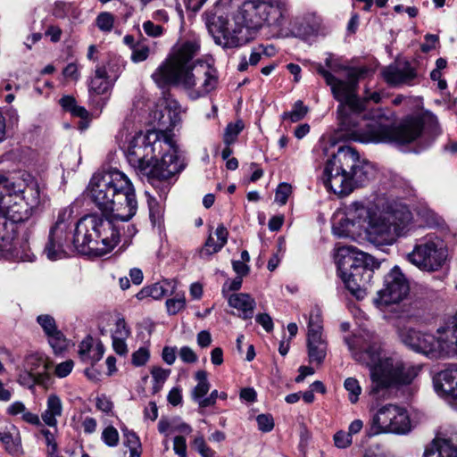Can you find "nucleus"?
<instances>
[{
    "label": "nucleus",
    "mask_w": 457,
    "mask_h": 457,
    "mask_svg": "<svg viewBox=\"0 0 457 457\" xmlns=\"http://www.w3.org/2000/svg\"><path fill=\"white\" fill-rule=\"evenodd\" d=\"M341 59H326L325 65L318 64L317 71L330 87L332 94L340 104L337 107L341 137L361 143L409 144L421 134L427 121L436 122L432 115L406 118L398 127L384 115L366 119L363 113L366 103L378 104L382 100L379 91L365 89L363 98L357 96L358 80L372 70L365 66H348Z\"/></svg>",
    "instance_id": "1"
},
{
    "label": "nucleus",
    "mask_w": 457,
    "mask_h": 457,
    "mask_svg": "<svg viewBox=\"0 0 457 457\" xmlns=\"http://www.w3.org/2000/svg\"><path fill=\"white\" fill-rule=\"evenodd\" d=\"M288 11L287 0H245L234 13L232 21L213 17L207 28L215 43L224 48L238 46L263 26L281 27Z\"/></svg>",
    "instance_id": "2"
},
{
    "label": "nucleus",
    "mask_w": 457,
    "mask_h": 457,
    "mask_svg": "<svg viewBox=\"0 0 457 457\" xmlns=\"http://www.w3.org/2000/svg\"><path fill=\"white\" fill-rule=\"evenodd\" d=\"M88 195L103 214H112L120 220L129 221L137 213V200L135 188L128 176L112 170L92 177Z\"/></svg>",
    "instance_id": "3"
},
{
    "label": "nucleus",
    "mask_w": 457,
    "mask_h": 457,
    "mask_svg": "<svg viewBox=\"0 0 457 457\" xmlns=\"http://www.w3.org/2000/svg\"><path fill=\"white\" fill-rule=\"evenodd\" d=\"M348 347L353 358L369 367L370 371V395L378 397L390 387L411 383L418 370L405 365L396 356H386L378 343L371 344L363 351L355 349L349 342Z\"/></svg>",
    "instance_id": "4"
},
{
    "label": "nucleus",
    "mask_w": 457,
    "mask_h": 457,
    "mask_svg": "<svg viewBox=\"0 0 457 457\" xmlns=\"http://www.w3.org/2000/svg\"><path fill=\"white\" fill-rule=\"evenodd\" d=\"M375 172L373 165L361 159L353 148L344 146L327 161L322 181L328 190L344 196L373 179Z\"/></svg>",
    "instance_id": "5"
},
{
    "label": "nucleus",
    "mask_w": 457,
    "mask_h": 457,
    "mask_svg": "<svg viewBox=\"0 0 457 457\" xmlns=\"http://www.w3.org/2000/svg\"><path fill=\"white\" fill-rule=\"evenodd\" d=\"M152 78L159 86L174 85L187 90L194 99L207 95L218 84L217 71L193 59H166Z\"/></svg>",
    "instance_id": "6"
},
{
    "label": "nucleus",
    "mask_w": 457,
    "mask_h": 457,
    "mask_svg": "<svg viewBox=\"0 0 457 457\" xmlns=\"http://www.w3.org/2000/svg\"><path fill=\"white\" fill-rule=\"evenodd\" d=\"M366 211L362 229L368 240L376 245H393L412 219L407 206L397 203L387 204L382 209L378 205L366 206Z\"/></svg>",
    "instance_id": "7"
},
{
    "label": "nucleus",
    "mask_w": 457,
    "mask_h": 457,
    "mask_svg": "<svg viewBox=\"0 0 457 457\" xmlns=\"http://www.w3.org/2000/svg\"><path fill=\"white\" fill-rule=\"evenodd\" d=\"M336 262L345 287L357 299H362L370 284L378 262L370 254L358 251L352 245L337 248Z\"/></svg>",
    "instance_id": "8"
},
{
    "label": "nucleus",
    "mask_w": 457,
    "mask_h": 457,
    "mask_svg": "<svg viewBox=\"0 0 457 457\" xmlns=\"http://www.w3.org/2000/svg\"><path fill=\"white\" fill-rule=\"evenodd\" d=\"M166 135L156 130H149L147 133H137L129 141L127 150V159L129 165L139 176L147 178L152 172V165L157 154H161L162 146L171 148L165 141Z\"/></svg>",
    "instance_id": "9"
},
{
    "label": "nucleus",
    "mask_w": 457,
    "mask_h": 457,
    "mask_svg": "<svg viewBox=\"0 0 457 457\" xmlns=\"http://www.w3.org/2000/svg\"><path fill=\"white\" fill-rule=\"evenodd\" d=\"M73 208L69 206L60 210L57 219L51 228L45 253L51 261L66 257L74 250L71 228L73 223Z\"/></svg>",
    "instance_id": "10"
},
{
    "label": "nucleus",
    "mask_w": 457,
    "mask_h": 457,
    "mask_svg": "<svg viewBox=\"0 0 457 457\" xmlns=\"http://www.w3.org/2000/svg\"><path fill=\"white\" fill-rule=\"evenodd\" d=\"M411 431L408 411L395 404L381 406L373 414L370 422V435L396 434L407 435Z\"/></svg>",
    "instance_id": "11"
},
{
    "label": "nucleus",
    "mask_w": 457,
    "mask_h": 457,
    "mask_svg": "<svg viewBox=\"0 0 457 457\" xmlns=\"http://www.w3.org/2000/svg\"><path fill=\"white\" fill-rule=\"evenodd\" d=\"M445 258V243L435 234H428L417 239L412 252L407 255L410 262L425 270L438 269Z\"/></svg>",
    "instance_id": "12"
},
{
    "label": "nucleus",
    "mask_w": 457,
    "mask_h": 457,
    "mask_svg": "<svg viewBox=\"0 0 457 457\" xmlns=\"http://www.w3.org/2000/svg\"><path fill=\"white\" fill-rule=\"evenodd\" d=\"M410 290L409 283L398 266H395L384 278V287L374 298V304L384 310L403 301Z\"/></svg>",
    "instance_id": "13"
},
{
    "label": "nucleus",
    "mask_w": 457,
    "mask_h": 457,
    "mask_svg": "<svg viewBox=\"0 0 457 457\" xmlns=\"http://www.w3.org/2000/svg\"><path fill=\"white\" fill-rule=\"evenodd\" d=\"M101 215L94 213L80 218L75 226L72 235L74 251L82 253H92V246L96 243Z\"/></svg>",
    "instance_id": "14"
},
{
    "label": "nucleus",
    "mask_w": 457,
    "mask_h": 457,
    "mask_svg": "<svg viewBox=\"0 0 457 457\" xmlns=\"http://www.w3.org/2000/svg\"><path fill=\"white\" fill-rule=\"evenodd\" d=\"M124 222L120 218H114L112 214L101 215L98 237L96 246H92V253L103 256L110 253L121 238V224Z\"/></svg>",
    "instance_id": "15"
},
{
    "label": "nucleus",
    "mask_w": 457,
    "mask_h": 457,
    "mask_svg": "<svg viewBox=\"0 0 457 457\" xmlns=\"http://www.w3.org/2000/svg\"><path fill=\"white\" fill-rule=\"evenodd\" d=\"M366 206L361 202H353L345 207L342 214H337L333 221V232L340 237L353 235L357 229H362L364 216L367 217Z\"/></svg>",
    "instance_id": "16"
},
{
    "label": "nucleus",
    "mask_w": 457,
    "mask_h": 457,
    "mask_svg": "<svg viewBox=\"0 0 457 457\" xmlns=\"http://www.w3.org/2000/svg\"><path fill=\"white\" fill-rule=\"evenodd\" d=\"M307 346L310 361L321 364L326 357L327 343L322 336L321 311L318 307L310 312Z\"/></svg>",
    "instance_id": "17"
},
{
    "label": "nucleus",
    "mask_w": 457,
    "mask_h": 457,
    "mask_svg": "<svg viewBox=\"0 0 457 457\" xmlns=\"http://www.w3.org/2000/svg\"><path fill=\"white\" fill-rule=\"evenodd\" d=\"M399 337L401 341L414 352L430 359L443 358L437 337L413 328L400 329Z\"/></svg>",
    "instance_id": "18"
},
{
    "label": "nucleus",
    "mask_w": 457,
    "mask_h": 457,
    "mask_svg": "<svg viewBox=\"0 0 457 457\" xmlns=\"http://www.w3.org/2000/svg\"><path fill=\"white\" fill-rule=\"evenodd\" d=\"M165 141L170 145L171 148L170 149L167 146H162L160 154L161 160L158 161L157 157L155 158L154 164L151 167L152 172L147 176L148 180L154 179H168L176 173H179L182 169L175 142L168 136L165 137ZM158 154H159L157 153V155Z\"/></svg>",
    "instance_id": "19"
},
{
    "label": "nucleus",
    "mask_w": 457,
    "mask_h": 457,
    "mask_svg": "<svg viewBox=\"0 0 457 457\" xmlns=\"http://www.w3.org/2000/svg\"><path fill=\"white\" fill-rule=\"evenodd\" d=\"M381 75L386 83L393 87L413 86L418 79L416 67L404 59H395L382 69Z\"/></svg>",
    "instance_id": "20"
},
{
    "label": "nucleus",
    "mask_w": 457,
    "mask_h": 457,
    "mask_svg": "<svg viewBox=\"0 0 457 457\" xmlns=\"http://www.w3.org/2000/svg\"><path fill=\"white\" fill-rule=\"evenodd\" d=\"M436 337L443 358L457 354V312L445 317L436 328Z\"/></svg>",
    "instance_id": "21"
},
{
    "label": "nucleus",
    "mask_w": 457,
    "mask_h": 457,
    "mask_svg": "<svg viewBox=\"0 0 457 457\" xmlns=\"http://www.w3.org/2000/svg\"><path fill=\"white\" fill-rule=\"evenodd\" d=\"M433 384L439 395L457 399V364L450 365L436 373Z\"/></svg>",
    "instance_id": "22"
},
{
    "label": "nucleus",
    "mask_w": 457,
    "mask_h": 457,
    "mask_svg": "<svg viewBox=\"0 0 457 457\" xmlns=\"http://www.w3.org/2000/svg\"><path fill=\"white\" fill-rule=\"evenodd\" d=\"M161 105L164 106V109L159 112H155L154 119L162 129H171L181 120V106L176 100L170 98L161 100Z\"/></svg>",
    "instance_id": "23"
},
{
    "label": "nucleus",
    "mask_w": 457,
    "mask_h": 457,
    "mask_svg": "<svg viewBox=\"0 0 457 457\" xmlns=\"http://www.w3.org/2000/svg\"><path fill=\"white\" fill-rule=\"evenodd\" d=\"M228 305L236 309L237 316L243 320H250L256 307L255 300L245 293H234L228 299Z\"/></svg>",
    "instance_id": "24"
},
{
    "label": "nucleus",
    "mask_w": 457,
    "mask_h": 457,
    "mask_svg": "<svg viewBox=\"0 0 457 457\" xmlns=\"http://www.w3.org/2000/svg\"><path fill=\"white\" fill-rule=\"evenodd\" d=\"M423 457H457V446L452 439L436 437L426 446Z\"/></svg>",
    "instance_id": "25"
},
{
    "label": "nucleus",
    "mask_w": 457,
    "mask_h": 457,
    "mask_svg": "<svg viewBox=\"0 0 457 457\" xmlns=\"http://www.w3.org/2000/svg\"><path fill=\"white\" fill-rule=\"evenodd\" d=\"M104 76H106V73H104V68H96L95 75L89 83L90 96L104 95L111 90L116 81V73L111 71L107 79Z\"/></svg>",
    "instance_id": "26"
},
{
    "label": "nucleus",
    "mask_w": 457,
    "mask_h": 457,
    "mask_svg": "<svg viewBox=\"0 0 457 457\" xmlns=\"http://www.w3.org/2000/svg\"><path fill=\"white\" fill-rule=\"evenodd\" d=\"M21 179L24 186H21V191H18V193L22 194L27 206L32 210L37 207L41 203L39 185L37 181L28 173H23Z\"/></svg>",
    "instance_id": "27"
},
{
    "label": "nucleus",
    "mask_w": 457,
    "mask_h": 457,
    "mask_svg": "<svg viewBox=\"0 0 457 457\" xmlns=\"http://www.w3.org/2000/svg\"><path fill=\"white\" fill-rule=\"evenodd\" d=\"M0 441L4 450L12 456L20 457L23 454L21 434L15 426L0 431Z\"/></svg>",
    "instance_id": "28"
},
{
    "label": "nucleus",
    "mask_w": 457,
    "mask_h": 457,
    "mask_svg": "<svg viewBox=\"0 0 457 457\" xmlns=\"http://www.w3.org/2000/svg\"><path fill=\"white\" fill-rule=\"evenodd\" d=\"M62 403L60 397L54 394L48 395L46 400V408L41 414L44 423L51 428L57 426V418L62 414Z\"/></svg>",
    "instance_id": "29"
},
{
    "label": "nucleus",
    "mask_w": 457,
    "mask_h": 457,
    "mask_svg": "<svg viewBox=\"0 0 457 457\" xmlns=\"http://www.w3.org/2000/svg\"><path fill=\"white\" fill-rule=\"evenodd\" d=\"M175 284H172V282L168 280L154 283L149 287H144L140 292H138L137 294V298L142 300L149 296L154 300H159L169 293H172Z\"/></svg>",
    "instance_id": "30"
},
{
    "label": "nucleus",
    "mask_w": 457,
    "mask_h": 457,
    "mask_svg": "<svg viewBox=\"0 0 457 457\" xmlns=\"http://www.w3.org/2000/svg\"><path fill=\"white\" fill-rule=\"evenodd\" d=\"M22 368L34 373L44 381L47 379V365L41 356L36 354L28 356L24 361Z\"/></svg>",
    "instance_id": "31"
},
{
    "label": "nucleus",
    "mask_w": 457,
    "mask_h": 457,
    "mask_svg": "<svg viewBox=\"0 0 457 457\" xmlns=\"http://www.w3.org/2000/svg\"><path fill=\"white\" fill-rule=\"evenodd\" d=\"M200 52L199 41L195 38L178 42L173 47L171 57H193Z\"/></svg>",
    "instance_id": "32"
},
{
    "label": "nucleus",
    "mask_w": 457,
    "mask_h": 457,
    "mask_svg": "<svg viewBox=\"0 0 457 457\" xmlns=\"http://www.w3.org/2000/svg\"><path fill=\"white\" fill-rule=\"evenodd\" d=\"M197 381L196 386L191 391L192 399H200L207 395L210 390L211 384L208 380V375L205 370H198L195 374Z\"/></svg>",
    "instance_id": "33"
},
{
    "label": "nucleus",
    "mask_w": 457,
    "mask_h": 457,
    "mask_svg": "<svg viewBox=\"0 0 457 457\" xmlns=\"http://www.w3.org/2000/svg\"><path fill=\"white\" fill-rule=\"evenodd\" d=\"M0 190L4 191L8 195L12 194L16 195L18 191H21V184L14 180L13 178L8 176L7 173H0ZM1 202L4 201L3 192H0Z\"/></svg>",
    "instance_id": "34"
},
{
    "label": "nucleus",
    "mask_w": 457,
    "mask_h": 457,
    "mask_svg": "<svg viewBox=\"0 0 457 457\" xmlns=\"http://www.w3.org/2000/svg\"><path fill=\"white\" fill-rule=\"evenodd\" d=\"M447 66L446 59H436V68L430 72V78L433 81H437V87L443 91L446 89L447 83L442 79L443 70Z\"/></svg>",
    "instance_id": "35"
},
{
    "label": "nucleus",
    "mask_w": 457,
    "mask_h": 457,
    "mask_svg": "<svg viewBox=\"0 0 457 457\" xmlns=\"http://www.w3.org/2000/svg\"><path fill=\"white\" fill-rule=\"evenodd\" d=\"M344 387L348 392V399L352 403H356L361 393V387L355 378H347L344 382Z\"/></svg>",
    "instance_id": "36"
},
{
    "label": "nucleus",
    "mask_w": 457,
    "mask_h": 457,
    "mask_svg": "<svg viewBox=\"0 0 457 457\" xmlns=\"http://www.w3.org/2000/svg\"><path fill=\"white\" fill-rule=\"evenodd\" d=\"M243 129L244 123L242 120H237L235 123L228 124L223 137L224 143L228 145L233 144L237 140V136L243 130Z\"/></svg>",
    "instance_id": "37"
},
{
    "label": "nucleus",
    "mask_w": 457,
    "mask_h": 457,
    "mask_svg": "<svg viewBox=\"0 0 457 457\" xmlns=\"http://www.w3.org/2000/svg\"><path fill=\"white\" fill-rule=\"evenodd\" d=\"M308 108L303 105L302 101H297L292 111L283 113L284 120H289L291 122H297L301 120L307 113Z\"/></svg>",
    "instance_id": "38"
},
{
    "label": "nucleus",
    "mask_w": 457,
    "mask_h": 457,
    "mask_svg": "<svg viewBox=\"0 0 457 457\" xmlns=\"http://www.w3.org/2000/svg\"><path fill=\"white\" fill-rule=\"evenodd\" d=\"M18 382L28 388H32L35 385H43L45 383L44 380L37 377L34 373L26 370V369L22 368L19 373Z\"/></svg>",
    "instance_id": "39"
},
{
    "label": "nucleus",
    "mask_w": 457,
    "mask_h": 457,
    "mask_svg": "<svg viewBox=\"0 0 457 457\" xmlns=\"http://www.w3.org/2000/svg\"><path fill=\"white\" fill-rule=\"evenodd\" d=\"M48 342L55 353H62L67 347V342L61 331L58 329L47 335Z\"/></svg>",
    "instance_id": "40"
},
{
    "label": "nucleus",
    "mask_w": 457,
    "mask_h": 457,
    "mask_svg": "<svg viewBox=\"0 0 457 457\" xmlns=\"http://www.w3.org/2000/svg\"><path fill=\"white\" fill-rule=\"evenodd\" d=\"M151 374L154 381V389L155 392H157L169 378L170 370H165L162 367H153L151 370Z\"/></svg>",
    "instance_id": "41"
},
{
    "label": "nucleus",
    "mask_w": 457,
    "mask_h": 457,
    "mask_svg": "<svg viewBox=\"0 0 457 457\" xmlns=\"http://www.w3.org/2000/svg\"><path fill=\"white\" fill-rule=\"evenodd\" d=\"M277 54L275 46L272 43L265 42L255 46L250 57H271Z\"/></svg>",
    "instance_id": "42"
},
{
    "label": "nucleus",
    "mask_w": 457,
    "mask_h": 457,
    "mask_svg": "<svg viewBox=\"0 0 457 457\" xmlns=\"http://www.w3.org/2000/svg\"><path fill=\"white\" fill-rule=\"evenodd\" d=\"M96 68H104V71L106 73V76H104L106 79L107 76H109V72L113 71L116 73V80L121 72V65L119 62V59H102V61L96 65Z\"/></svg>",
    "instance_id": "43"
},
{
    "label": "nucleus",
    "mask_w": 457,
    "mask_h": 457,
    "mask_svg": "<svg viewBox=\"0 0 457 457\" xmlns=\"http://www.w3.org/2000/svg\"><path fill=\"white\" fill-rule=\"evenodd\" d=\"M130 336V329L125 320L120 318L117 320L114 328L112 330V339H127Z\"/></svg>",
    "instance_id": "44"
},
{
    "label": "nucleus",
    "mask_w": 457,
    "mask_h": 457,
    "mask_svg": "<svg viewBox=\"0 0 457 457\" xmlns=\"http://www.w3.org/2000/svg\"><path fill=\"white\" fill-rule=\"evenodd\" d=\"M114 23V16L107 12H101L96 18V25L101 31L110 32Z\"/></svg>",
    "instance_id": "45"
},
{
    "label": "nucleus",
    "mask_w": 457,
    "mask_h": 457,
    "mask_svg": "<svg viewBox=\"0 0 457 457\" xmlns=\"http://www.w3.org/2000/svg\"><path fill=\"white\" fill-rule=\"evenodd\" d=\"M102 440L109 447H114L119 443V433L112 426H108L102 432Z\"/></svg>",
    "instance_id": "46"
},
{
    "label": "nucleus",
    "mask_w": 457,
    "mask_h": 457,
    "mask_svg": "<svg viewBox=\"0 0 457 457\" xmlns=\"http://www.w3.org/2000/svg\"><path fill=\"white\" fill-rule=\"evenodd\" d=\"M186 299L183 295H177L174 298L168 299L166 301V307L169 314H177L179 311L185 308Z\"/></svg>",
    "instance_id": "47"
},
{
    "label": "nucleus",
    "mask_w": 457,
    "mask_h": 457,
    "mask_svg": "<svg viewBox=\"0 0 457 457\" xmlns=\"http://www.w3.org/2000/svg\"><path fill=\"white\" fill-rule=\"evenodd\" d=\"M125 438L124 444L129 450L141 449V443L137 434L129 430L126 427L121 428Z\"/></svg>",
    "instance_id": "48"
},
{
    "label": "nucleus",
    "mask_w": 457,
    "mask_h": 457,
    "mask_svg": "<svg viewBox=\"0 0 457 457\" xmlns=\"http://www.w3.org/2000/svg\"><path fill=\"white\" fill-rule=\"evenodd\" d=\"M37 320L46 336L57 330L54 319L48 314L39 315Z\"/></svg>",
    "instance_id": "49"
},
{
    "label": "nucleus",
    "mask_w": 457,
    "mask_h": 457,
    "mask_svg": "<svg viewBox=\"0 0 457 457\" xmlns=\"http://www.w3.org/2000/svg\"><path fill=\"white\" fill-rule=\"evenodd\" d=\"M333 440L336 447L345 449L352 445L353 437L349 435L348 432L339 430L334 435Z\"/></svg>",
    "instance_id": "50"
},
{
    "label": "nucleus",
    "mask_w": 457,
    "mask_h": 457,
    "mask_svg": "<svg viewBox=\"0 0 457 457\" xmlns=\"http://www.w3.org/2000/svg\"><path fill=\"white\" fill-rule=\"evenodd\" d=\"M292 193V187L287 183H281L278 185L276 194H275V202L279 204L280 205H284L290 194Z\"/></svg>",
    "instance_id": "51"
},
{
    "label": "nucleus",
    "mask_w": 457,
    "mask_h": 457,
    "mask_svg": "<svg viewBox=\"0 0 457 457\" xmlns=\"http://www.w3.org/2000/svg\"><path fill=\"white\" fill-rule=\"evenodd\" d=\"M219 242L214 240V237L211 235L207 238L204 245L200 250V256L204 258L206 256H211L212 254L219 252L222 247H219Z\"/></svg>",
    "instance_id": "52"
},
{
    "label": "nucleus",
    "mask_w": 457,
    "mask_h": 457,
    "mask_svg": "<svg viewBox=\"0 0 457 457\" xmlns=\"http://www.w3.org/2000/svg\"><path fill=\"white\" fill-rule=\"evenodd\" d=\"M150 358L149 350L145 347H140L132 354V363L135 366H143L145 365Z\"/></svg>",
    "instance_id": "53"
},
{
    "label": "nucleus",
    "mask_w": 457,
    "mask_h": 457,
    "mask_svg": "<svg viewBox=\"0 0 457 457\" xmlns=\"http://www.w3.org/2000/svg\"><path fill=\"white\" fill-rule=\"evenodd\" d=\"M258 428L262 432H270L274 427L273 418L269 414H260L256 418Z\"/></svg>",
    "instance_id": "54"
},
{
    "label": "nucleus",
    "mask_w": 457,
    "mask_h": 457,
    "mask_svg": "<svg viewBox=\"0 0 457 457\" xmlns=\"http://www.w3.org/2000/svg\"><path fill=\"white\" fill-rule=\"evenodd\" d=\"M143 29L147 36L152 37H161L164 30L162 26L154 24L151 21H146L143 23Z\"/></svg>",
    "instance_id": "55"
},
{
    "label": "nucleus",
    "mask_w": 457,
    "mask_h": 457,
    "mask_svg": "<svg viewBox=\"0 0 457 457\" xmlns=\"http://www.w3.org/2000/svg\"><path fill=\"white\" fill-rule=\"evenodd\" d=\"M148 206L151 221L155 224L162 217V207L154 198L148 199Z\"/></svg>",
    "instance_id": "56"
},
{
    "label": "nucleus",
    "mask_w": 457,
    "mask_h": 457,
    "mask_svg": "<svg viewBox=\"0 0 457 457\" xmlns=\"http://www.w3.org/2000/svg\"><path fill=\"white\" fill-rule=\"evenodd\" d=\"M439 38L438 36L434 34H427L425 36V40L420 46V49L422 53L428 54L431 50L435 49L438 45Z\"/></svg>",
    "instance_id": "57"
},
{
    "label": "nucleus",
    "mask_w": 457,
    "mask_h": 457,
    "mask_svg": "<svg viewBox=\"0 0 457 457\" xmlns=\"http://www.w3.org/2000/svg\"><path fill=\"white\" fill-rule=\"evenodd\" d=\"M179 355L181 361L187 363H195L198 359L196 353L188 346L181 347Z\"/></svg>",
    "instance_id": "58"
},
{
    "label": "nucleus",
    "mask_w": 457,
    "mask_h": 457,
    "mask_svg": "<svg viewBox=\"0 0 457 457\" xmlns=\"http://www.w3.org/2000/svg\"><path fill=\"white\" fill-rule=\"evenodd\" d=\"M173 450L179 457H187V444L185 437L177 436L173 441Z\"/></svg>",
    "instance_id": "59"
},
{
    "label": "nucleus",
    "mask_w": 457,
    "mask_h": 457,
    "mask_svg": "<svg viewBox=\"0 0 457 457\" xmlns=\"http://www.w3.org/2000/svg\"><path fill=\"white\" fill-rule=\"evenodd\" d=\"M73 365L74 363L71 360L58 364L55 368V375L59 378H65L71 372Z\"/></svg>",
    "instance_id": "60"
},
{
    "label": "nucleus",
    "mask_w": 457,
    "mask_h": 457,
    "mask_svg": "<svg viewBox=\"0 0 457 457\" xmlns=\"http://www.w3.org/2000/svg\"><path fill=\"white\" fill-rule=\"evenodd\" d=\"M255 320L260 324L266 332H270L273 329V321L268 313H259L255 317Z\"/></svg>",
    "instance_id": "61"
},
{
    "label": "nucleus",
    "mask_w": 457,
    "mask_h": 457,
    "mask_svg": "<svg viewBox=\"0 0 457 457\" xmlns=\"http://www.w3.org/2000/svg\"><path fill=\"white\" fill-rule=\"evenodd\" d=\"M94 346L91 344V339L83 340L79 346V354L82 361H87L89 354L91 353Z\"/></svg>",
    "instance_id": "62"
},
{
    "label": "nucleus",
    "mask_w": 457,
    "mask_h": 457,
    "mask_svg": "<svg viewBox=\"0 0 457 457\" xmlns=\"http://www.w3.org/2000/svg\"><path fill=\"white\" fill-rule=\"evenodd\" d=\"M26 410L27 408L22 402L16 401L7 407L6 413L11 416L22 415Z\"/></svg>",
    "instance_id": "63"
},
{
    "label": "nucleus",
    "mask_w": 457,
    "mask_h": 457,
    "mask_svg": "<svg viewBox=\"0 0 457 457\" xmlns=\"http://www.w3.org/2000/svg\"><path fill=\"white\" fill-rule=\"evenodd\" d=\"M194 401L197 402L200 408L213 406L217 401V390H213L208 397L204 396L200 399H195Z\"/></svg>",
    "instance_id": "64"
}]
</instances>
